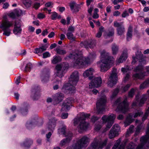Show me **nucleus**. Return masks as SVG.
I'll use <instances>...</instances> for the list:
<instances>
[{"label":"nucleus","mask_w":149,"mask_h":149,"mask_svg":"<svg viewBox=\"0 0 149 149\" xmlns=\"http://www.w3.org/2000/svg\"><path fill=\"white\" fill-rule=\"evenodd\" d=\"M119 91V90L118 88H116L115 90L113 92V93L112 95H111V97L112 98H113L115 96H116L118 93Z\"/></svg>","instance_id":"obj_48"},{"label":"nucleus","mask_w":149,"mask_h":149,"mask_svg":"<svg viewBox=\"0 0 149 149\" xmlns=\"http://www.w3.org/2000/svg\"><path fill=\"white\" fill-rule=\"evenodd\" d=\"M148 99V96L147 94H144L141 97L140 100H138V97L136 96V101L134 102L132 104V106H134L138 105L139 106H141L143 104L145 101Z\"/></svg>","instance_id":"obj_16"},{"label":"nucleus","mask_w":149,"mask_h":149,"mask_svg":"<svg viewBox=\"0 0 149 149\" xmlns=\"http://www.w3.org/2000/svg\"><path fill=\"white\" fill-rule=\"evenodd\" d=\"M13 25L12 22L5 19L3 20L0 25V28L3 31V35L9 36L11 33V30L9 28Z\"/></svg>","instance_id":"obj_10"},{"label":"nucleus","mask_w":149,"mask_h":149,"mask_svg":"<svg viewBox=\"0 0 149 149\" xmlns=\"http://www.w3.org/2000/svg\"><path fill=\"white\" fill-rule=\"evenodd\" d=\"M47 47L46 46H42L39 48H36L35 49V53L36 54L41 53L45 51Z\"/></svg>","instance_id":"obj_32"},{"label":"nucleus","mask_w":149,"mask_h":149,"mask_svg":"<svg viewBox=\"0 0 149 149\" xmlns=\"http://www.w3.org/2000/svg\"><path fill=\"white\" fill-rule=\"evenodd\" d=\"M56 51L58 54L61 55L65 54L67 53V52L65 50L58 48L56 49Z\"/></svg>","instance_id":"obj_37"},{"label":"nucleus","mask_w":149,"mask_h":149,"mask_svg":"<svg viewBox=\"0 0 149 149\" xmlns=\"http://www.w3.org/2000/svg\"><path fill=\"white\" fill-rule=\"evenodd\" d=\"M121 141V140L120 139L117 140L112 149H124V147L126 143L127 142L128 140L126 139H125L123 143L119 145Z\"/></svg>","instance_id":"obj_19"},{"label":"nucleus","mask_w":149,"mask_h":149,"mask_svg":"<svg viewBox=\"0 0 149 149\" xmlns=\"http://www.w3.org/2000/svg\"><path fill=\"white\" fill-rule=\"evenodd\" d=\"M45 17V15L42 13H39L38 15V18L39 19H42L44 18Z\"/></svg>","instance_id":"obj_55"},{"label":"nucleus","mask_w":149,"mask_h":149,"mask_svg":"<svg viewBox=\"0 0 149 149\" xmlns=\"http://www.w3.org/2000/svg\"><path fill=\"white\" fill-rule=\"evenodd\" d=\"M118 34L119 35H121L123 34L125 31V28L123 26H121L117 29Z\"/></svg>","instance_id":"obj_36"},{"label":"nucleus","mask_w":149,"mask_h":149,"mask_svg":"<svg viewBox=\"0 0 149 149\" xmlns=\"http://www.w3.org/2000/svg\"><path fill=\"white\" fill-rule=\"evenodd\" d=\"M94 69L92 68H90L86 70L83 73V76L84 77H89L90 79L93 77L92 75L94 72Z\"/></svg>","instance_id":"obj_21"},{"label":"nucleus","mask_w":149,"mask_h":149,"mask_svg":"<svg viewBox=\"0 0 149 149\" xmlns=\"http://www.w3.org/2000/svg\"><path fill=\"white\" fill-rule=\"evenodd\" d=\"M32 143L33 141L32 140H27L22 144V146L26 149L29 148Z\"/></svg>","instance_id":"obj_30"},{"label":"nucleus","mask_w":149,"mask_h":149,"mask_svg":"<svg viewBox=\"0 0 149 149\" xmlns=\"http://www.w3.org/2000/svg\"><path fill=\"white\" fill-rule=\"evenodd\" d=\"M108 141V139H105L102 141L101 136H99L95 138L94 141L91 143L88 149H101L105 146Z\"/></svg>","instance_id":"obj_8"},{"label":"nucleus","mask_w":149,"mask_h":149,"mask_svg":"<svg viewBox=\"0 0 149 149\" xmlns=\"http://www.w3.org/2000/svg\"><path fill=\"white\" fill-rule=\"evenodd\" d=\"M136 145L133 143H131L127 146V149H135Z\"/></svg>","instance_id":"obj_45"},{"label":"nucleus","mask_w":149,"mask_h":149,"mask_svg":"<svg viewBox=\"0 0 149 149\" xmlns=\"http://www.w3.org/2000/svg\"><path fill=\"white\" fill-rule=\"evenodd\" d=\"M149 87V78L146 79L143 83L140 86V89H143Z\"/></svg>","instance_id":"obj_31"},{"label":"nucleus","mask_w":149,"mask_h":149,"mask_svg":"<svg viewBox=\"0 0 149 149\" xmlns=\"http://www.w3.org/2000/svg\"><path fill=\"white\" fill-rule=\"evenodd\" d=\"M56 120L54 118H52L50 120L47 125V127L49 130H53L56 126Z\"/></svg>","instance_id":"obj_27"},{"label":"nucleus","mask_w":149,"mask_h":149,"mask_svg":"<svg viewBox=\"0 0 149 149\" xmlns=\"http://www.w3.org/2000/svg\"><path fill=\"white\" fill-rule=\"evenodd\" d=\"M70 136H67L65 139H63L62 140L60 143V146L61 147L65 145L66 144L68 143L71 140L72 137V133H69Z\"/></svg>","instance_id":"obj_26"},{"label":"nucleus","mask_w":149,"mask_h":149,"mask_svg":"<svg viewBox=\"0 0 149 149\" xmlns=\"http://www.w3.org/2000/svg\"><path fill=\"white\" fill-rule=\"evenodd\" d=\"M127 57V49H126L124 51L120 57L117 60V61L118 63H122L123 61H125Z\"/></svg>","instance_id":"obj_23"},{"label":"nucleus","mask_w":149,"mask_h":149,"mask_svg":"<svg viewBox=\"0 0 149 149\" xmlns=\"http://www.w3.org/2000/svg\"><path fill=\"white\" fill-rule=\"evenodd\" d=\"M111 49L112 54L116 55L117 54L118 51V46L115 44L112 45Z\"/></svg>","instance_id":"obj_33"},{"label":"nucleus","mask_w":149,"mask_h":149,"mask_svg":"<svg viewBox=\"0 0 149 149\" xmlns=\"http://www.w3.org/2000/svg\"><path fill=\"white\" fill-rule=\"evenodd\" d=\"M63 94L60 93H58L55 94L54 96V99L56 103L58 104L61 102L63 100L64 97Z\"/></svg>","instance_id":"obj_24"},{"label":"nucleus","mask_w":149,"mask_h":149,"mask_svg":"<svg viewBox=\"0 0 149 149\" xmlns=\"http://www.w3.org/2000/svg\"><path fill=\"white\" fill-rule=\"evenodd\" d=\"M141 126L139 125L137 127L136 130V133H138L139 132L141 129Z\"/></svg>","instance_id":"obj_57"},{"label":"nucleus","mask_w":149,"mask_h":149,"mask_svg":"<svg viewBox=\"0 0 149 149\" xmlns=\"http://www.w3.org/2000/svg\"><path fill=\"white\" fill-rule=\"evenodd\" d=\"M132 64H134L138 61L139 65L134 68V71L135 72H140L142 71L143 69V65L146 64V61L145 56H143V54L140 51H138L136 53L135 56H132Z\"/></svg>","instance_id":"obj_6"},{"label":"nucleus","mask_w":149,"mask_h":149,"mask_svg":"<svg viewBox=\"0 0 149 149\" xmlns=\"http://www.w3.org/2000/svg\"><path fill=\"white\" fill-rule=\"evenodd\" d=\"M61 60V58L60 56H55L53 57V59L52 61V64H55L60 62Z\"/></svg>","instance_id":"obj_35"},{"label":"nucleus","mask_w":149,"mask_h":149,"mask_svg":"<svg viewBox=\"0 0 149 149\" xmlns=\"http://www.w3.org/2000/svg\"><path fill=\"white\" fill-rule=\"evenodd\" d=\"M66 126H63L62 127L58 129V132L59 134H63L64 136H70L69 133H71L70 132L66 133L65 132Z\"/></svg>","instance_id":"obj_28"},{"label":"nucleus","mask_w":149,"mask_h":149,"mask_svg":"<svg viewBox=\"0 0 149 149\" xmlns=\"http://www.w3.org/2000/svg\"><path fill=\"white\" fill-rule=\"evenodd\" d=\"M74 30V28L72 26H70L68 29V32H70L72 33Z\"/></svg>","instance_id":"obj_58"},{"label":"nucleus","mask_w":149,"mask_h":149,"mask_svg":"<svg viewBox=\"0 0 149 149\" xmlns=\"http://www.w3.org/2000/svg\"><path fill=\"white\" fill-rule=\"evenodd\" d=\"M145 76L144 73H136L133 74L132 77L134 80H136L137 79H143Z\"/></svg>","instance_id":"obj_29"},{"label":"nucleus","mask_w":149,"mask_h":149,"mask_svg":"<svg viewBox=\"0 0 149 149\" xmlns=\"http://www.w3.org/2000/svg\"><path fill=\"white\" fill-rule=\"evenodd\" d=\"M104 28L102 26L100 27L99 29V31L97 33L96 37L98 38H100L102 35V32L104 31Z\"/></svg>","instance_id":"obj_38"},{"label":"nucleus","mask_w":149,"mask_h":149,"mask_svg":"<svg viewBox=\"0 0 149 149\" xmlns=\"http://www.w3.org/2000/svg\"><path fill=\"white\" fill-rule=\"evenodd\" d=\"M114 104L117 106L116 109L117 111H120L123 113H125L129 109V104L126 98L123 101L121 97L118 98L115 101Z\"/></svg>","instance_id":"obj_7"},{"label":"nucleus","mask_w":149,"mask_h":149,"mask_svg":"<svg viewBox=\"0 0 149 149\" xmlns=\"http://www.w3.org/2000/svg\"><path fill=\"white\" fill-rule=\"evenodd\" d=\"M149 114V107L146 110V112L143 117L142 120L143 121H144L147 118L148 114Z\"/></svg>","instance_id":"obj_47"},{"label":"nucleus","mask_w":149,"mask_h":149,"mask_svg":"<svg viewBox=\"0 0 149 149\" xmlns=\"http://www.w3.org/2000/svg\"><path fill=\"white\" fill-rule=\"evenodd\" d=\"M123 24V22H121L120 23L116 21L114 22V26L115 27L118 28L121 26V25Z\"/></svg>","instance_id":"obj_49"},{"label":"nucleus","mask_w":149,"mask_h":149,"mask_svg":"<svg viewBox=\"0 0 149 149\" xmlns=\"http://www.w3.org/2000/svg\"><path fill=\"white\" fill-rule=\"evenodd\" d=\"M93 8V7L91 6H90V7L88 8V12L90 15H91Z\"/></svg>","instance_id":"obj_62"},{"label":"nucleus","mask_w":149,"mask_h":149,"mask_svg":"<svg viewBox=\"0 0 149 149\" xmlns=\"http://www.w3.org/2000/svg\"><path fill=\"white\" fill-rule=\"evenodd\" d=\"M89 142V139L85 136L77 139L72 146V149H81L86 147Z\"/></svg>","instance_id":"obj_9"},{"label":"nucleus","mask_w":149,"mask_h":149,"mask_svg":"<svg viewBox=\"0 0 149 149\" xmlns=\"http://www.w3.org/2000/svg\"><path fill=\"white\" fill-rule=\"evenodd\" d=\"M57 14L56 12H53L51 16V18L52 20L56 19L57 17Z\"/></svg>","instance_id":"obj_50"},{"label":"nucleus","mask_w":149,"mask_h":149,"mask_svg":"<svg viewBox=\"0 0 149 149\" xmlns=\"http://www.w3.org/2000/svg\"><path fill=\"white\" fill-rule=\"evenodd\" d=\"M90 115L88 113H85L84 112L80 113L74 119V123L75 126L79 124L78 127L81 130H84L88 128L89 124L85 121L86 118L89 117Z\"/></svg>","instance_id":"obj_5"},{"label":"nucleus","mask_w":149,"mask_h":149,"mask_svg":"<svg viewBox=\"0 0 149 149\" xmlns=\"http://www.w3.org/2000/svg\"><path fill=\"white\" fill-rule=\"evenodd\" d=\"M106 102V97L103 95L97 100L96 103V110L98 113H103L105 111V105Z\"/></svg>","instance_id":"obj_11"},{"label":"nucleus","mask_w":149,"mask_h":149,"mask_svg":"<svg viewBox=\"0 0 149 149\" xmlns=\"http://www.w3.org/2000/svg\"><path fill=\"white\" fill-rule=\"evenodd\" d=\"M26 126L28 129H30L33 127V125L31 123H27L26 124Z\"/></svg>","instance_id":"obj_54"},{"label":"nucleus","mask_w":149,"mask_h":149,"mask_svg":"<svg viewBox=\"0 0 149 149\" xmlns=\"http://www.w3.org/2000/svg\"><path fill=\"white\" fill-rule=\"evenodd\" d=\"M79 80V74L77 71H74L71 75L69 82L65 84L62 88V90L65 92L66 90L72 93L74 92L75 88V86Z\"/></svg>","instance_id":"obj_4"},{"label":"nucleus","mask_w":149,"mask_h":149,"mask_svg":"<svg viewBox=\"0 0 149 149\" xmlns=\"http://www.w3.org/2000/svg\"><path fill=\"white\" fill-rule=\"evenodd\" d=\"M67 68V67H65L63 65H57L56 67V75L60 78L62 77L63 76L64 74L65 73V70Z\"/></svg>","instance_id":"obj_17"},{"label":"nucleus","mask_w":149,"mask_h":149,"mask_svg":"<svg viewBox=\"0 0 149 149\" xmlns=\"http://www.w3.org/2000/svg\"><path fill=\"white\" fill-rule=\"evenodd\" d=\"M132 68H130V67L127 66L125 68H121V71L124 73L128 72L129 70H130Z\"/></svg>","instance_id":"obj_46"},{"label":"nucleus","mask_w":149,"mask_h":149,"mask_svg":"<svg viewBox=\"0 0 149 149\" xmlns=\"http://www.w3.org/2000/svg\"><path fill=\"white\" fill-rule=\"evenodd\" d=\"M100 61L98 62L100 64V71L104 72L110 68V65L113 63L114 58L109 56V53L103 50L100 52Z\"/></svg>","instance_id":"obj_2"},{"label":"nucleus","mask_w":149,"mask_h":149,"mask_svg":"<svg viewBox=\"0 0 149 149\" xmlns=\"http://www.w3.org/2000/svg\"><path fill=\"white\" fill-rule=\"evenodd\" d=\"M72 102L71 98L67 99L62 106L61 110L66 111L69 110L72 106Z\"/></svg>","instance_id":"obj_20"},{"label":"nucleus","mask_w":149,"mask_h":149,"mask_svg":"<svg viewBox=\"0 0 149 149\" xmlns=\"http://www.w3.org/2000/svg\"><path fill=\"white\" fill-rule=\"evenodd\" d=\"M131 85V84H127L125 86L122 87L121 89V91L122 92H125L127 91Z\"/></svg>","instance_id":"obj_41"},{"label":"nucleus","mask_w":149,"mask_h":149,"mask_svg":"<svg viewBox=\"0 0 149 149\" xmlns=\"http://www.w3.org/2000/svg\"><path fill=\"white\" fill-rule=\"evenodd\" d=\"M99 118L93 116L91 118V121L93 123H94L96 121L98 120Z\"/></svg>","instance_id":"obj_59"},{"label":"nucleus","mask_w":149,"mask_h":149,"mask_svg":"<svg viewBox=\"0 0 149 149\" xmlns=\"http://www.w3.org/2000/svg\"><path fill=\"white\" fill-rule=\"evenodd\" d=\"M116 70V68H113L112 73L108 79L107 84L109 86L111 87H112L114 85L116 84L117 81Z\"/></svg>","instance_id":"obj_14"},{"label":"nucleus","mask_w":149,"mask_h":149,"mask_svg":"<svg viewBox=\"0 0 149 149\" xmlns=\"http://www.w3.org/2000/svg\"><path fill=\"white\" fill-rule=\"evenodd\" d=\"M40 6V4L39 3H35L33 5V8L36 9H37Z\"/></svg>","instance_id":"obj_53"},{"label":"nucleus","mask_w":149,"mask_h":149,"mask_svg":"<svg viewBox=\"0 0 149 149\" xmlns=\"http://www.w3.org/2000/svg\"><path fill=\"white\" fill-rule=\"evenodd\" d=\"M141 143L136 147V149H141L144 146L149 147V126L148 127L146 134L140 139Z\"/></svg>","instance_id":"obj_12"},{"label":"nucleus","mask_w":149,"mask_h":149,"mask_svg":"<svg viewBox=\"0 0 149 149\" xmlns=\"http://www.w3.org/2000/svg\"><path fill=\"white\" fill-rule=\"evenodd\" d=\"M120 13L118 10H116L113 13V15L114 16H119Z\"/></svg>","instance_id":"obj_56"},{"label":"nucleus","mask_w":149,"mask_h":149,"mask_svg":"<svg viewBox=\"0 0 149 149\" xmlns=\"http://www.w3.org/2000/svg\"><path fill=\"white\" fill-rule=\"evenodd\" d=\"M137 90L136 88H132L129 92L128 96L129 97H133L135 91Z\"/></svg>","instance_id":"obj_40"},{"label":"nucleus","mask_w":149,"mask_h":149,"mask_svg":"<svg viewBox=\"0 0 149 149\" xmlns=\"http://www.w3.org/2000/svg\"><path fill=\"white\" fill-rule=\"evenodd\" d=\"M143 114V112L140 110H138L137 112L133 114V116L131 113H130L127 117L125 121L124 122L125 126L127 127L134 120V119L133 117L136 118L138 116H140Z\"/></svg>","instance_id":"obj_13"},{"label":"nucleus","mask_w":149,"mask_h":149,"mask_svg":"<svg viewBox=\"0 0 149 149\" xmlns=\"http://www.w3.org/2000/svg\"><path fill=\"white\" fill-rule=\"evenodd\" d=\"M102 83V79L100 77L94 78L89 84V88H92L94 87L100 86Z\"/></svg>","instance_id":"obj_18"},{"label":"nucleus","mask_w":149,"mask_h":149,"mask_svg":"<svg viewBox=\"0 0 149 149\" xmlns=\"http://www.w3.org/2000/svg\"><path fill=\"white\" fill-rule=\"evenodd\" d=\"M49 80V75L48 74H47V76L44 78L42 80V81L43 82H46L48 81Z\"/></svg>","instance_id":"obj_61"},{"label":"nucleus","mask_w":149,"mask_h":149,"mask_svg":"<svg viewBox=\"0 0 149 149\" xmlns=\"http://www.w3.org/2000/svg\"><path fill=\"white\" fill-rule=\"evenodd\" d=\"M96 56L95 53H93L90 54L89 57H84L82 56L81 52L76 51L69 55L68 57L70 58H74V67L80 68L90 64Z\"/></svg>","instance_id":"obj_1"},{"label":"nucleus","mask_w":149,"mask_h":149,"mask_svg":"<svg viewBox=\"0 0 149 149\" xmlns=\"http://www.w3.org/2000/svg\"><path fill=\"white\" fill-rule=\"evenodd\" d=\"M66 36L67 38L69 39L73 40H74V38L72 32H68L66 34Z\"/></svg>","instance_id":"obj_42"},{"label":"nucleus","mask_w":149,"mask_h":149,"mask_svg":"<svg viewBox=\"0 0 149 149\" xmlns=\"http://www.w3.org/2000/svg\"><path fill=\"white\" fill-rule=\"evenodd\" d=\"M82 44L84 45V47L86 48H88V47L93 48L96 45L95 42L93 40L84 41L81 43V45Z\"/></svg>","instance_id":"obj_25"},{"label":"nucleus","mask_w":149,"mask_h":149,"mask_svg":"<svg viewBox=\"0 0 149 149\" xmlns=\"http://www.w3.org/2000/svg\"><path fill=\"white\" fill-rule=\"evenodd\" d=\"M134 126L133 125H131L129 129V130H127L126 134V136H127V135H128L134 132Z\"/></svg>","instance_id":"obj_43"},{"label":"nucleus","mask_w":149,"mask_h":149,"mask_svg":"<svg viewBox=\"0 0 149 149\" xmlns=\"http://www.w3.org/2000/svg\"><path fill=\"white\" fill-rule=\"evenodd\" d=\"M120 131V126L118 124L114 125L109 132L108 134L109 138L110 139H112L118 136Z\"/></svg>","instance_id":"obj_15"},{"label":"nucleus","mask_w":149,"mask_h":149,"mask_svg":"<svg viewBox=\"0 0 149 149\" xmlns=\"http://www.w3.org/2000/svg\"><path fill=\"white\" fill-rule=\"evenodd\" d=\"M23 3L27 8H28L31 6V0H24Z\"/></svg>","instance_id":"obj_39"},{"label":"nucleus","mask_w":149,"mask_h":149,"mask_svg":"<svg viewBox=\"0 0 149 149\" xmlns=\"http://www.w3.org/2000/svg\"><path fill=\"white\" fill-rule=\"evenodd\" d=\"M32 68V65L31 63H29L26 65L25 70L26 72H29Z\"/></svg>","instance_id":"obj_44"},{"label":"nucleus","mask_w":149,"mask_h":149,"mask_svg":"<svg viewBox=\"0 0 149 149\" xmlns=\"http://www.w3.org/2000/svg\"><path fill=\"white\" fill-rule=\"evenodd\" d=\"M129 16V14L127 10L124 11L122 14V17L125 18Z\"/></svg>","instance_id":"obj_52"},{"label":"nucleus","mask_w":149,"mask_h":149,"mask_svg":"<svg viewBox=\"0 0 149 149\" xmlns=\"http://www.w3.org/2000/svg\"><path fill=\"white\" fill-rule=\"evenodd\" d=\"M20 76H18L16 79L15 81V83L17 85H18L20 83Z\"/></svg>","instance_id":"obj_63"},{"label":"nucleus","mask_w":149,"mask_h":149,"mask_svg":"<svg viewBox=\"0 0 149 149\" xmlns=\"http://www.w3.org/2000/svg\"><path fill=\"white\" fill-rule=\"evenodd\" d=\"M68 116V113H63L61 115V118L62 119H65L67 118Z\"/></svg>","instance_id":"obj_60"},{"label":"nucleus","mask_w":149,"mask_h":149,"mask_svg":"<svg viewBox=\"0 0 149 149\" xmlns=\"http://www.w3.org/2000/svg\"><path fill=\"white\" fill-rule=\"evenodd\" d=\"M132 29L131 26H130L127 34V41L130 40L132 36Z\"/></svg>","instance_id":"obj_34"},{"label":"nucleus","mask_w":149,"mask_h":149,"mask_svg":"<svg viewBox=\"0 0 149 149\" xmlns=\"http://www.w3.org/2000/svg\"><path fill=\"white\" fill-rule=\"evenodd\" d=\"M116 117V115L111 113L110 115H104L102 117V119L103 121V123L100 122H98L96 123L95 125L94 130L96 131H99L102 127L103 123H107L106 127L105 128L103 132H104L109 129L114 123V120Z\"/></svg>","instance_id":"obj_3"},{"label":"nucleus","mask_w":149,"mask_h":149,"mask_svg":"<svg viewBox=\"0 0 149 149\" xmlns=\"http://www.w3.org/2000/svg\"><path fill=\"white\" fill-rule=\"evenodd\" d=\"M114 29H113L111 31H110L108 32L107 35L109 36H112L114 34Z\"/></svg>","instance_id":"obj_64"},{"label":"nucleus","mask_w":149,"mask_h":149,"mask_svg":"<svg viewBox=\"0 0 149 149\" xmlns=\"http://www.w3.org/2000/svg\"><path fill=\"white\" fill-rule=\"evenodd\" d=\"M20 23L19 22L15 21L14 25V28L13 30V33L15 34H20L22 31Z\"/></svg>","instance_id":"obj_22"},{"label":"nucleus","mask_w":149,"mask_h":149,"mask_svg":"<svg viewBox=\"0 0 149 149\" xmlns=\"http://www.w3.org/2000/svg\"><path fill=\"white\" fill-rule=\"evenodd\" d=\"M50 53L48 52H46L43 54V58H45L50 56Z\"/></svg>","instance_id":"obj_51"}]
</instances>
